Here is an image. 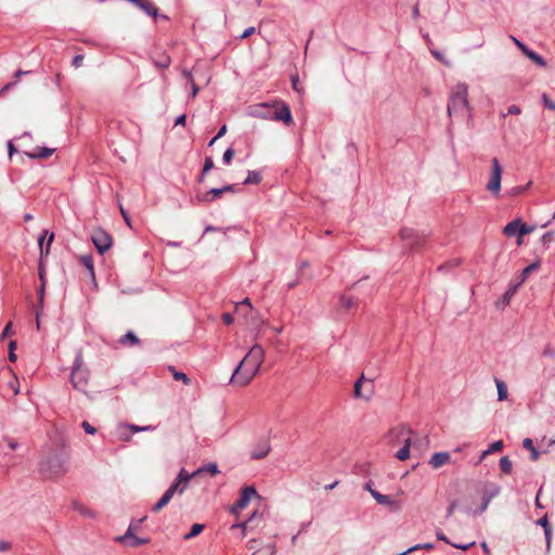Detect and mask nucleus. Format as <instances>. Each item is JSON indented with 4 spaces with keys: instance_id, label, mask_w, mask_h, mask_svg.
<instances>
[{
    "instance_id": "f257e3e1",
    "label": "nucleus",
    "mask_w": 555,
    "mask_h": 555,
    "mask_svg": "<svg viewBox=\"0 0 555 555\" xmlns=\"http://www.w3.org/2000/svg\"><path fill=\"white\" fill-rule=\"evenodd\" d=\"M70 452L67 447L60 446L43 451L38 462V472L44 479H56L64 476L69 468Z\"/></svg>"
},
{
    "instance_id": "f03ea898",
    "label": "nucleus",
    "mask_w": 555,
    "mask_h": 555,
    "mask_svg": "<svg viewBox=\"0 0 555 555\" xmlns=\"http://www.w3.org/2000/svg\"><path fill=\"white\" fill-rule=\"evenodd\" d=\"M264 358V350L260 345H254L244 359L233 371L230 382L233 385L245 386L258 373Z\"/></svg>"
},
{
    "instance_id": "7ed1b4c3",
    "label": "nucleus",
    "mask_w": 555,
    "mask_h": 555,
    "mask_svg": "<svg viewBox=\"0 0 555 555\" xmlns=\"http://www.w3.org/2000/svg\"><path fill=\"white\" fill-rule=\"evenodd\" d=\"M470 111L468 86L465 82H459L451 89L447 106L448 115L449 117H465L470 115Z\"/></svg>"
},
{
    "instance_id": "20e7f679",
    "label": "nucleus",
    "mask_w": 555,
    "mask_h": 555,
    "mask_svg": "<svg viewBox=\"0 0 555 555\" xmlns=\"http://www.w3.org/2000/svg\"><path fill=\"white\" fill-rule=\"evenodd\" d=\"M83 364V358L81 352H77L75 356V360L73 362L72 366V374H70V380L77 390L86 391V387L88 384V376L85 371L81 370V366Z\"/></svg>"
},
{
    "instance_id": "39448f33",
    "label": "nucleus",
    "mask_w": 555,
    "mask_h": 555,
    "mask_svg": "<svg viewBox=\"0 0 555 555\" xmlns=\"http://www.w3.org/2000/svg\"><path fill=\"white\" fill-rule=\"evenodd\" d=\"M400 237L404 242V247L411 251L417 250L425 242L424 234H420L410 228H402L400 231Z\"/></svg>"
},
{
    "instance_id": "423d86ee",
    "label": "nucleus",
    "mask_w": 555,
    "mask_h": 555,
    "mask_svg": "<svg viewBox=\"0 0 555 555\" xmlns=\"http://www.w3.org/2000/svg\"><path fill=\"white\" fill-rule=\"evenodd\" d=\"M192 477V474H189L184 468H182L165 492L169 493L171 498H173L176 493L183 494Z\"/></svg>"
},
{
    "instance_id": "0eeeda50",
    "label": "nucleus",
    "mask_w": 555,
    "mask_h": 555,
    "mask_svg": "<svg viewBox=\"0 0 555 555\" xmlns=\"http://www.w3.org/2000/svg\"><path fill=\"white\" fill-rule=\"evenodd\" d=\"M502 172H503V168L500 165L498 158H493L492 159V172L490 176V180L487 183V190L490 191L495 196H498L501 191Z\"/></svg>"
},
{
    "instance_id": "6e6552de",
    "label": "nucleus",
    "mask_w": 555,
    "mask_h": 555,
    "mask_svg": "<svg viewBox=\"0 0 555 555\" xmlns=\"http://www.w3.org/2000/svg\"><path fill=\"white\" fill-rule=\"evenodd\" d=\"M92 242L101 255L112 246V237L103 230H98L92 234Z\"/></svg>"
},
{
    "instance_id": "1a4fd4ad",
    "label": "nucleus",
    "mask_w": 555,
    "mask_h": 555,
    "mask_svg": "<svg viewBox=\"0 0 555 555\" xmlns=\"http://www.w3.org/2000/svg\"><path fill=\"white\" fill-rule=\"evenodd\" d=\"M275 106L269 105L268 103H260L249 107V115L267 120H273V112Z\"/></svg>"
},
{
    "instance_id": "9d476101",
    "label": "nucleus",
    "mask_w": 555,
    "mask_h": 555,
    "mask_svg": "<svg viewBox=\"0 0 555 555\" xmlns=\"http://www.w3.org/2000/svg\"><path fill=\"white\" fill-rule=\"evenodd\" d=\"M257 491L254 487H244L242 493L235 505L232 507V512L244 509L253 496H257Z\"/></svg>"
},
{
    "instance_id": "9b49d317",
    "label": "nucleus",
    "mask_w": 555,
    "mask_h": 555,
    "mask_svg": "<svg viewBox=\"0 0 555 555\" xmlns=\"http://www.w3.org/2000/svg\"><path fill=\"white\" fill-rule=\"evenodd\" d=\"M423 443H428V438L425 437L423 439H415L412 441L411 438L405 439L404 446L396 453V457L400 461H405L410 456V448L413 446L414 448H417L422 446Z\"/></svg>"
},
{
    "instance_id": "f8f14e48",
    "label": "nucleus",
    "mask_w": 555,
    "mask_h": 555,
    "mask_svg": "<svg viewBox=\"0 0 555 555\" xmlns=\"http://www.w3.org/2000/svg\"><path fill=\"white\" fill-rule=\"evenodd\" d=\"M273 120L283 121L285 125L289 126L293 122L292 112L288 105L282 104L281 107H276L273 112Z\"/></svg>"
},
{
    "instance_id": "ddd939ff",
    "label": "nucleus",
    "mask_w": 555,
    "mask_h": 555,
    "mask_svg": "<svg viewBox=\"0 0 555 555\" xmlns=\"http://www.w3.org/2000/svg\"><path fill=\"white\" fill-rule=\"evenodd\" d=\"M53 240H54V233L53 232L49 233L48 230H44L42 232V234L39 236L38 245H39L41 257H43L44 255L47 256L49 254L50 246H51Z\"/></svg>"
},
{
    "instance_id": "4468645a",
    "label": "nucleus",
    "mask_w": 555,
    "mask_h": 555,
    "mask_svg": "<svg viewBox=\"0 0 555 555\" xmlns=\"http://www.w3.org/2000/svg\"><path fill=\"white\" fill-rule=\"evenodd\" d=\"M271 450L270 443L267 439L259 441L251 451L253 460H261L264 459Z\"/></svg>"
},
{
    "instance_id": "2eb2a0df",
    "label": "nucleus",
    "mask_w": 555,
    "mask_h": 555,
    "mask_svg": "<svg viewBox=\"0 0 555 555\" xmlns=\"http://www.w3.org/2000/svg\"><path fill=\"white\" fill-rule=\"evenodd\" d=\"M364 489L371 493V495L375 499V501L378 504H380V505H392L393 504V501L391 500V498L389 495L382 494L378 491H376L375 489H373L371 482H366L364 485Z\"/></svg>"
},
{
    "instance_id": "dca6fc26",
    "label": "nucleus",
    "mask_w": 555,
    "mask_h": 555,
    "mask_svg": "<svg viewBox=\"0 0 555 555\" xmlns=\"http://www.w3.org/2000/svg\"><path fill=\"white\" fill-rule=\"evenodd\" d=\"M449 461H450V453L443 451V452L434 453L428 463L433 468L437 469V468L443 466L444 464H447Z\"/></svg>"
},
{
    "instance_id": "f3484780",
    "label": "nucleus",
    "mask_w": 555,
    "mask_h": 555,
    "mask_svg": "<svg viewBox=\"0 0 555 555\" xmlns=\"http://www.w3.org/2000/svg\"><path fill=\"white\" fill-rule=\"evenodd\" d=\"M500 491V486L493 482H488L483 489V498L486 501L490 502L492 499L499 495Z\"/></svg>"
},
{
    "instance_id": "a211bd4d",
    "label": "nucleus",
    "mask_w": 555,
    "mask_h": 555,
    "mask_svg": "<svg viewBox=\"0 0 555 555\" xmlns=\"http://www.w3.org/2000/svg\"><path fill=\"white\" fill-rule=\"evenodd\" d=\"M72 507L74 511H76L83 517H87V518L95 517V513L92 509H90L89 507H87L86 505H83L82 503H80L78 501H74L72 503Z\"/></svg>"
},
{
    "instance_id": "6ab92c4d",
    "label": "nucleus",
    "mask_w": 555,
    "mask_h": 555,
    "mask_svg": "<svg viewBox=\"0 0 555 555\" xmlns=\"http://www.w3.org/2000/svg\"><path fill=\"white\" fill-rule=\"evenodd\" d=\"M54 152V149L49 147H36V150L31 153H26V155L29 158L36 159V158H48L50 157Z\"/></svg>"
},
{
    "instance_id": "aec40b11",
    "label": "nucleus",
    "mask_w": 555,
    "mask_h": 555,
    "mask_svg": "<svg viewBox=\"0 0 555 555\" xmlns=\"http://www.w3.org/2000/svg\"><path fill=\"white\" fill-rule=\"evenodd\" d=\"M518 228H520V219L519 218L514 219L513 221L508 222L504 227L503 233L508 237H513L515 235H518Z\"/></svg>"
},
{
    "instance_id": "412c9836",
    "label": "nucleus",
    "mask_w": 555,
    "mask_h": 555,
    "mask_svg": "<svg viewBox=\"0 0 555 555\" xmlns=\"http://www.w3.org/2000/svg\"><path fill=\"white\" fill-rule=\"evenodd\" d=\"M80 263L88 270L91 279L94 280L95 273H94L92 256L89 254L80 256Z\"/></svg>"
},
{
    "instance_id": "4be33fe9",
    "label": "nucleus",
    "mask_w": 555,
    "mask_h": 555,
    "mask_svg": "<svg viewBox=\"0 0 555 555\" xmlns=\"http://www.w3.org/2000/svg\"><path fill=\"white\" fill-rule=\"evenodd\" d=\"M521 284L519 282H516V283H509L507 289L505 291V293L503 294V302L505 305H508L512 297L517 293L519 286Z\"/></svg>"
},
{
    "instance_id": "5701e85b",
    "label": "nucleus",
    "mask_w": 555,
    "mask_h": 555,
    "mask_svg": "<svg viewBox=\"0 0 555 555\" xmlns=\"http://www.w3.org/2000/svg\"><path fill=\"white\" fill-rule=\"evenodd\" d=\"M522 447L530 452L531 461H537L539 459L540 453L533 446V442L530 438L524 439Z\"/></svg>"
},
{
    "instance_id": "b1692460",
    "label": "nucleus",
    "mask_w": 555,
    "mask_h": 555,
    "mask_svg": "<svg viewBox=\"0 0 555 555\" xmlns=\"http://www.w3.org/2000/svg\"><path fill=\"white\" fill-rule=\"evenodd\" d=\"M119 343L121 345L134 346V345H138L140 343V340L132 331H129L119 338Z\"/></svg>"
},
{
    "instance_id": "393cba45",
    "label": "nucleus",
    "mask_w": 555,
    "mask_h": 555,
    "mask_svg": "<svg viewBox=\"0 0 555 555\" xmlns=\"http://www.w3.org/2000/svg\"><path fill=\"white\" fill-rule=\"evenodd\" d=\"M540 266V262L539 261H535L529 266H527L520 273L519 275V283L522 284L529 276L530 273H532L533 271H535Z\"/></svg>"
},
{
    "instance_id": "a878e982",
    "label": "nucleus",
    "mask_w": 555,
    "mask_h": 555,
    "mask_svg": "<svg viewBox=\"0 0 555 555\" xmlns=\"http://www.w3.org/2000/svg\"><path fill=\"white\" fill-rule=\"evenodd\" d=\"M261 182V173L256 170H249L243 184H259Z\"/></svg>"
},
{
    "instance_id": "bb28decb",
    "label": "nucleus",
    "mask_w": 555,
    "mask_h": 555,
    "mask_svg": "<svg viewBox=\"0 0 555 555\" xmlns=\"http://www.w3.org/2000/svg\"><path fill=\"white\" fill-rule=\"evenodd\" d=\"M524 54L527 55L537 65H539L541 67L546 66V61L540 54H538L535 51L528 49L527 52H525Z\"/></svg>"
},
{
    "instance_id": "cd10ccee",
    "label": "nucleus",
    "mask_w": 555,
    "mask_h": 555,
    "mask_svg": "<svg viewBox=\"0 0 555 555\" xmlns=\"http://www.w3.org/2000/svg\"><path fill=\"white\" fill-rule=\"evenodd\" d=\"M221 194H223V190L222 188H219V189H210L208 192H206L202 197L201 199L204 201V202H212L215 201L218 196H220Z\"/></svg>"
},
{
    "instance_id": "c85d7f7f",
    "label": "nucleus",
    "mask_w": 555,
    "mask_h": 555,
    "mask_svg": "<svg viewBox=\"0 0 555 555\" xmlns=\"http://www.w3.org/2000/svg\"><path fill=\"white\" fill-rule=\"evenodd\" d=\"M172 498L169 493H164L163 496L158 500V502L152 507L153 513H158L163 507H165Z\"/></svg>"
},
{
    "instance_id": "c756f323",
    "label": "nucleus",
    "mask_w": 555,
    "mask_h": 555,
    "mask_svg": "<svg viewBox=\"0 0 555 555\" xmlns=\"http://www.w3.org/2000/svg\"><path fill=\"white\" fill-rule=\"evenodd\" d=\"M499 465H500V469L503 474H511L512 473V468H513V463L512 461L508 459V456H503L500 459V462H499Z\"/></svg>"
},
{
    "instance_id": "7c9ffc66",
    "label": "nucleus",
    "mask_w": 555,
    "mask_h": 555,
    "mask_svg": "<svg viewBox=\"0 0 555 555\" xmlns=\"http://www.w3.org/2000/svg\"><path fill=\"white\" fill-rule=\"evenodd\" d=\"M495 385L498 388V400L503 401L507 398V388L503 380L495 379Z\"/></svg>"
},
{
    "instance_id": "2f4dec72",
    "label": "nucleus",
    "mask_w": 555,
    "mask_h": 555,
    "mask_svg": "<svg viewBox=\"0 0 555 555\" xmlns=\"http://www.w3.org/2000/svg\"><path fill=\"white\" fill-rule=\"evenodd\" d=\"M363 379H364V375L362 374L361 377L354 383L353 395L357 398H364V399L369 400L371 398V392H369L366 395H362V392H361V386H362Z\"/></svg>"
},
{
    "instance_id": "473e14b6",
    "label": "nucleus",
    "mask_w": 555,
    "mask_h": 555,
    "mask_svg": "<svg viewBox=\"0 0 555 555\" xmlns=\"http://www.w3.org/2000/svg\"><path fill=\"white\" fill-rule=\"evenodd\" d=\"M203 472H208L211 475H217L219 473L218 465L216 463H209L201 468H198L195 473L192 475L195 476L197 474H201Z\"/></svg>"
},
{
    "instance_id": "72a5a7b5",
    "label": "nucleus",
    "mask_w": 555,
    "mask_h": 555,
    "mask_svg": "<svg viewBox=\"0 0 555 555\" xmlns=\"http://www.w3.org/2000/svg\"><path fill=\"white\" fill-rule=\"evenodd\" d=\"M256 516H257V513L254 512L253 515L246 521H243L240 524H234V525H232L231 529L243 528L242 537H245L247 527L253 522V520L256 518Z\"/></svg>"
},
{
    "instance_id": "f704fd0d",
    "label": "nucleus",
    "mask_w": 555,
    "mask_h": 555,
    "mask_svg": "<svg viewBox=\"0 0 555 555\" xmlns=\"http://www.w3.org/2000/svg\"><path fill=\"white\" fill-rule=\"evenodd\" d=\"M535 229V225H528L526 223H522L520 221V228H518V236L521 238L524 235L529 234L533 232ZM518 244H521V240H518Z\"/></svg>"
},
{
    "instance_id": "c9c22d12",
    "label": "nucleus",
    "mask_w": 555,
    "mask_h": 555,
    "mask_svg": "<svg viewBox=\"0 0 555 555\" xmlns=\"http://www.w3.org/2000/svg\"><path fill=\"white\" fill-rule=\"evenodd\" d=\"M203 530H204V525H202V524H194L191 527L190 532L184 535V539L185 540H190V539L198 535Z\"/></svg>"
},
{
    "instance_id": "e433bc0d",
    "label": "nucleus",
    "mask_w": 555,
    "mask_h": 555,
    "mask_svg": "<svg viewBox=\"0 0 555 555\" xmlns=\"http://www.w3.org/2000/svg\"><path fill=\"white\" fill-rule=\"evenodd\" d=\"M133 537L134 534L132 533V524H130L125 534L116 537L115 541L119 543H125L127 541L130 542Z\"/></svg>"
},
{
    "instance_id": "4c0bfd02",
    "label": "nucleus",
    "mask_w": 555,
    "mask_h": 555,
    "mask_svg": "<svg viewBox=\"0 0 555 555\" xmlns=\"http://www.w3.org/2000/svg\"><path fill=\"white\" fill-rule=\"evenodd\" d=\"M340 304L346 309L349 310L356 306V301L352 297H349L345 294L340 295Z\"/></svg>"
},
{
    "instance_id": "58836bf2",
    "label": "nucleus",
    "mask_w": 555,
    "mask_h": 555,
    "mask_svg": "<svg viewBox=\"0 0 555 555\" xmlns=\"http://www.w3.org/2000/svg\"><path fill=\"white\" fill-rule=\"evenodd\" d=\"M170 370L172 371V375L176 380H182L185 385L191 384V379L186 376V374L176 371L173 366H170Z\"/></svg>"
},
{
    "instance_id": "ea45409f",
    "label": "nucleus",
    "mask_w": 555,
    "mask_h": 555,
    "mask_svg": "<svg viewBox=\"0 0 555 555\" xmlns=\"http://www.w3.org/2000/svg\"><path fill=\"white\" fill-rule=\"evenodd\" d=\"M149 539L146 538H139V537H133L132 540L130 542H128V545L131 546V547H137V546H140V545H143V544H146L149 543Z\"/></svg>"
},
{
    "instance_id": "a19ab883",
    "label": "nucleus",
    "mask_w": 555,
    "mask_h": 555,
    "mask_svg": "<svg viewBox=\"0 0 555 555\" xmlns=\"http://www.w3.org/2000/svg\"><path fill=\"white\" fill-rule=\"evenodd\" d=\"M251 555H275V545L270 544L262 551H257L253 553Z\"/></svg>"
},
{
    "instance_id": "79ce46f5",
    "label": "nucleus",
    "mask_w": 555,
    "mask_h": 555,
    "mask_svg": "<svg viewBox=\"0 0 555 555\" xmlns=\"http://www.w3.org/2000/svg\"><path fill=\"white\" fill-rule=\"evenodd\" d=\"M503 447H504V443L502 440L494 441L488 447V452H490V454L494 453V452H499L503 449Z\"/></svg>"
},
{
    "instance_id": "37998d69",
    "label": "nucleus",
    "mask_w": 555,
    "mask_h": 555,
    "mask_svg": "<svg viewBox=\"0 0 555 555\" xmlns=\"http://www.w3.org/2000/svg\"><path fill=\"white\" fill-rule=\"evenodd\" d=\"M543 531H544V537H545L546 551L548 552L551 550V544H552L553 529L551 527V528L544 529Z\"/></svg>"
},
{
    "instance_id": "c03bdc74",
    "label": "nucleus",
    "mask_w": 555,
    "mask_h": 555,
    "mask_svg": "<svg viewBox=\"0 0 555 555\" xmlns=\"http://www.w3.org/2000/svg\"><path fill=\"white\" fill-rule=\"evenodd\" d=\"M552 241H553V232L552 231L544 233L541 237V242H542L544 248H548Z\"/></svg>"
},
{
    "instance_id": "a18cd8bd",
    "label": "nucleus",
    "mask_w": 555,
    "mask_h": 555,
    "mask_svg": "<svg viewBox=\"0 0 555 555\" xmlns=\"http://www.w3.org/2000/svg\"><path fill=\"white\" fill-rule=\"evenodd\" d=\"M214 166L215 164L212 157L207 156L204 162L203 173H208V171H210L214 168Z\"/></svg>"
},
{
    "instance_id": "49530a36",
    "label": "nucleus",
    "mask_w": 555,
    "mask_h": 555,
    "mask_svg": "<svg viewBox=\"0 0 555 555\" xmlns=\"http://www.w3.org/2000/svg\"><path fill=\"white\" fill-rule=\"evenodd\" d=\"M234 156V150L229 147L228 150H225V152L223 153V156H222V162L225 164V165H229L232 160Z\"/></svg>"
},
{
    "instance_id": "de8ad7c7",
    "label": "nucleus",
    "mask_w": 555,
    "mask_h": 555,
    "mask_svg": "<svg viewBox=\"0 0 555 555\" xmlns=\"http://www.w3.org/2000/svg\"><path fill=\"white\" fill-rule=\"evenodd\" d=\"M544 106L550 111H555V103L544 93L542 95Z\"/></svg>"
},
{
    "instance_id": "09e8293b",
    "label": "nucleus",
    "mask_w": 555,
    "mask_h": 555,
    "mask_svg": "<svg viewBox=\"0 0 555 555\" xmlns=\"http://www.w3.org/2000/svg\"><path fill=\"white\" fill-rule=\"evenodd\" d=\"M15 347H16V343L14 340H11L9 344V360L11 362L16 361V354L14 353Z\"/></svg>"
},
{
    "instance_id": "8fccbe9b",
    "label": "nucleus",
    "mask_w": 555,
    "mask_h": 555,
    "mask_svg": "<svg viewBox=\"0 0 555 555\" xmlns=\"http://www.w3.org/2000/svg\"><path fill=\"white\" fill-rule=\"evenodd\" d=\"M81 426L83 430L89 435H94L96 433V428L87 421H83Z\"/></svg>"
},
{
    "instance_id": "3c124183",
    "label": "nucleus",
    "mask_w": 555,
    "mask_h": 555,
    "mask_svg": "<svg viewBox=\"0 0 555 555\" xmlns=\"http://www.w3.org/2000/svg\"><path fill=\"white\" fill-rule=\"evenodd\" d=\"M537 525L538 526H541L544 529L546 528H551L552 526L550 525L548 522V518H547V515H544L543 517H541L540 519L537 520Z\"/></svg>"
},
{
    "instance_id": "603ef678",
    "label": "nucleus",
    "mask_w": 555,
    "mask_h": 555,
    "mask_svg": "<svg viewBox=\"0 0 555 555\" xmlns=\"http://www.w3.org/2000/svg\"><path fill=\"white\" fill-rule=\"evenodd\" d=\"M512 40L514 41V43L516 44V47L522 52H527V50L529 49L524 42H521L520 40H518L516 37L514 36H511Z\"/></svg>"
},
{
    "instance_id": "864d4df0",
    "label": "nucleus",
    "mask_w": 555,
    "mask_h": 555,
    "mask_svg": "<svg viewBox=\"0 0 555 555\" xmlns=\"http://www.w3.org/2000/svg\"><path fill=\"white\" fill-rule=\"evenodd\" d=\"M16 85V81H10L0 89V96H3L9 90Z\"/></svg>"
},
{
    "instance_id": "5fc2aeb1",
    "label": "nucleus",
    "mask_w": 555,
    "mask_h": 555,
    "mask_svg": "<svg viewBox=\"0 0 555 555\" xmlns=\"http://www.w3.org/2000/svg\"><path fill=\"white\" fill-rule=\"evenodd\" d=\"M452 546H454L455 548H459V550H462V551H467L469 550L473 545H475V542H469V543H465V544H456V543H452L451 544Z\"/></svg>"
},
{
    "instance_id": "6e6d98bb",
    "label": "nucleus",
    "mask_w": 555,
    "mask_h": 555,
    "mask_svg": "<svg viewBox=\"0 0 555 555\" xmlns=\"http://www.w3.org/2000/svg\"><path fill=\"white\" fill-rule=\"evenodd\" d=\"M521 113V109L518 105H511L508 106L507 108V114H511V115H519Z\"/></svg>"
},
{
    "instance_id": "4d7b16f0",
    "label": "nucleus",
    "mask_w": 555,
    "mask_h": 555,
    "mask_svg": "<svg viewBox=\"0 0 555 555\" xmlns=\"http://www.w3.org/2000/svg\"><path fill=\"white\" fill-rule=\"evenodd\" d=\"M82 61H83V56L81 54H78V55L74 56L72 64L74 67L77 68V67L81 66Z\"/></svg>"
},
{
    "instance_id": "13d9d810",
    "label": "nucleus",
    "mask_w": 555,
    "mask_h": 555,
    "mask_svg": "<svg viewBox=\"0 0 555 555\" xmlns=\"http://www.w3.org/2000/svg\"><path fill=\"white\" fill-rule=\"evenodd\" d=\"M31 72L30 70H23V69H17L14 74V78L15 80L14 81H18L23 76L25 75H28L30 74Z\"/></svg>"
},
{
    "instance_id": "bf43d9fd",
    "label": "nucleus",
    "mask_w": 555,
    "mask_h": 555,
    "mask_svg": "<svg viewBox=\"0 0 555 555\" xmlns=\"http://www.w3.org/2000/svg\"><path fill=\"white\" fill-rule=\"evenodd\" d=\"M221 318H222V321L224 322V324H227V325L232 324L234 321L233 315L228 312L223 313Z\"/></svg>"
},
{
    "instance_id": "052dcab7",
    "label": "nucleus",
    "mask_w": 555,
    "mask_h": 555,
    "mask_svg": "<svg viewBox=\"0 0 555 555\" xmlns=\"http://www.w3.org/2000/svg\"><path fill=\"white\" fill-rule=\"evenodd\" d=\"M255 33V27H248L247 29H245L243 31V34L240 36L241 39H245V38H248L250 35H253Z\"/></svg>"
},
{
    "instance_id": "680f3d73",
    "label": "nucleus",
    "mask_w": 555,
    "mask_h": 555,
    "mask_svg": "<svg viewBox=\"0 0 555 555\" xmlns=\"http://www.w3.org/2000/svg\"><path fill=\"white\" fill-rule=\"evenodd\" d=\"M129 428L131 429L132 433H139V431L149 430L151 427L150 426L140 427V426H137V425H129Z\"/></svg>"
},
{
    "instance_id": "e2e57ef3",
    "label": "nucleus",
    "mask_w": 555,
    "mask_h": 555,
    "mask_svg": "<svg viewBox=\"0 0 555 555\" xmlns=\"http://www.w3.org/2000/svg\"><path fill=\"white\" fill-rule=\"evenodd\" d=\"M185 121H186V115L185 114H182L180 116L177 117L176 121H175V125L176 126H184L185 125Z\"/></svg>"
},
{
    "instance_id": "0e129e2a",
    "label": "nucleus",
    "mask_w": 555,
    "mask_h": 555,
    "mask_svg": "<svg viewBox=\"0 0 555 555\" xmlns=\"http://www.w3.org/2000/svg\"><path fill=\"white\" fill-rule=\"evenodd\" d=\"M11 548V543L8 541L0 540V552H7Z\"/></svg>"
},
{
    "instance_id": "69168bd1",
    "label": "nucleus",
    "mask_w": 555,
    "mask_h": 555,
    "mask_svg": "<svg viewBox=\"0 0 555 555\" xmlns=\"http://www.w3.org/2000/svg\"><path fill=\"white\" fill-rule=\"evenodd\" d=\"M436 537H437V539H438L439 541H443V542H446V543H448V544H452V543L450 542V540L448 539V537H447L443 532H441V531H438V532L436 533Z\"/></svg>"
},
{
    "instance_id": "338daca9",
    "label": "nucleus",
    "mask_w": 555,
    "mask_h": 555,
    "mask_svg": "<svg viewBox=\"0 0 555 555\" xmlns=\"http://www.w3.org/2000/svg\"><path fill=\"white\" fill-rule=\"evenodd\" d=\"M431 54L440 62L444 63V64H448V62L443 59V55L442 53H440L439 51H436V50H431Z\"/></svg>"
},
{
    "instance_id": "774afa93",
    "label": "nucleus",
    "mask_w": 555,
    "mask_h": 555,
    "mask_svg": "<svg viewBox=\"0 0 555 555\" xmlns=\"http://www.w3.org/2000/svg\"><path fill=\"white\" fill-rule=\"evenodd\" d=\"M543 354H544L545 357L554 358V357H555V351H554L551 347H546V348L543 350Z\"/></svg>"
}]
</instances>
